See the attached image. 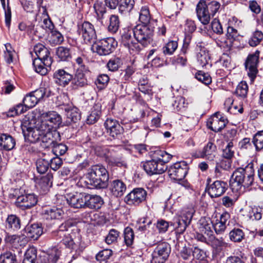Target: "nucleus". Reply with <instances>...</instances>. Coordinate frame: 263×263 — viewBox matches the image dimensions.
Returning <instances> with one entry per match:
<instances>
[{"mask_svg":"<svg viewBox=\"0 0 263 263\" xmlns=\"http://www.w3.org/2000/svg\"><path fill=\"white\" fill-rule=\"evenodd\" d=\"M253 143L257 151L263 148V130L258 132L253 137Z\"/></svg>","mask_w":263,"mask_h":263,"instance_id":"obj_59","label":"nucleus"},{"mask_svg":"<svg viewBox=\"0 0 263 263\" xmlns=\"http://www.w3.org/2000/svg\"><path fill=\"white\" fill-rule=\"evenodd\" d=\"M259 55V51L256 50L254 53L248 55L245 62L246 69L251 82L254 81L258 73Z\"/></svg>","mask_w":263,"mask_h":263,"instance_id":"obj_10","label":"nucleus"},{"mask_svg":"<svg viewBox=\"0 0 263 263\" xmlns=\"http://www.w3.org/2000/svg\"><path fill=\"white\" fill-rule=\"evenodd\" d=\"M117 46V42L113 37H107L96 41L93 43L91 49L100 55H106L111 53Z\"/></svg>","mask_w":263,"mask_h":263,"instance_id":"obj_7","label":"nucleus"},{"mask_svg":"<svg viewBox=\"0 0 263 263\" xmlns=\"http://www.w3.org/2000/svg\"><path fill=\"white\" fill-rule=\"evenodd\" d=\"M61 255V250L60 249L52 248L42 256L41 263H57Z\"/></svg>","mask_w":263,"mask_h":263,"instance_id":"obj_28","label":"nucleus"},{"mask_svg":"<svg viewBox=\"0 0 263 263\" xmlns=\"http://www.w3.org/2000/svg\"><path fill=\"white\" fill-rule=\"evenodd\" d=\"M34 51L37 56L36 59H47L49 57V50L43 44H37L34 46Z\"/></svg>","mask_w":263,"mask_h":263,"instance_id":"obj_41","label":"nucleus"},{"mask_svg":"<svg viewBox=\"0 0 263 263\" xmlns=\"http://www.w3.org/2000/svg\"><path fill=\"white\" fill-rule=\"evenodd\" d=\"M170 244L165 241L159 242L152 254L151 263H164L171 253Z\"/></svg>","mask_w":263,"mask_h":263,"instance_id":"obj_8","label":"nucleus"},{"mask_svg":"<svg viewBox=\"0 0 263 263\" xmlns=\"http://www.w3.org/2000/svg\"><path fill=\"white\" fill-rule=\"evenodd\" d=\"M78 31L85 43L91 44L96 42L97 34L93 25L90 23L84 22L79 27Z\"/></svg>","mask_w":263,"mask_h":263,"instance_id":"obj_11","label":"nucleus"},{"mask_svg":"<svg viewBox=\"0 0 263 263\" xmlns=\"http://www.w3.org/2000/svg\"><path fill=\"white\" fill-rule=\"evenodd\" d=\"M263 209L259 206H254L249 211L248 216L252 221H258L262 217Z\"/></svg>","mask_w":263,"mask_h":263,"instance_id":"obj_46","label":"nucleus"},{"mask_svg":"<svg viewBox=\"0 0 263 263\" xmlns=\"http://www.w3.org/2000/svg\"><path fill=\"white\" fill-rule=\"evenodd\" d=\"M0 263H18L16 256L11 252H6L0 255Z\"/></svg>","mask_w":263,"mask_h":263,"instance_id":"obj_54","label":"nucleus"},{"mask_svg":"<svg viewBox=\"0 0 263 263\" xmlns=\"http://www.w3.org/2000/svg\"><path fill=\"white\" fill-rule=\"evenodd\" d=\"M139 20L143 25H149L151 23V26H154L157 23L156 20H152L151 21L149 11L147 6L141 8L139 13Z\"/></svg>","mask_w":263,"mask_h":263,"instance_id":"obj_39","label":"nucleus"},{"mask_svg":"<svg viewBox=\"0 0 263 263\" xmlns=\"http://www.w3.org/2000/svg\"><path fill=\"white\" fill-rule=\"evenodd\" d=\"M126 186L125 183L120 180H114L110 185L111 193L115 197H121L125 193Z\"/></svg>","mask_w":263,"mask_h":263,"instance_id":"obj_36","label":"nucleus"},{"mask_svg":"<svg viewBox=\"0 0 263 263\" xmlns=\"http://www.w3.org/2000/svg\"><path fill=\"white\" fill-rule=\"evenodd\" d=\"M25 231L26 233V237L31 238L33 240L37 239L43 234V229L39 224L34 223L30 226H27Z\"/></svg>","mask_w":263,"mask_h":263,"instance_id":"obj_33","label":"nucleus"},{"mask_svg":"<svg viewBox=\"0 0 263 263\" xmlns=\"http://www.w3.org/2000/svg\"><path fill=\"white\" fill-rule=\"evenodd\" d=\"M88 183L97 189H104L108 186V173L102 165H93L87 174Z\"/></svg>","mask_w":263,"mask_h":263,"instance_id":"obj_3","label":"nucleus"},{"mask_svg":"<svg viewBox=\"0 0 263 263\" xmlns=\"http://www.w3.org/2000/svg\"><path fill=\"white\" fill-rule=\"evenodd\" d=\"M121 43L127 47L131 53L139 52L141 50V48L138 43L133 41L132 37L131 32H125L121 36Z\"/></svg>","mask_w":263,"mask_h":263,"instance_id":"obj_25","label":"nucleus"},{"mask_svg":"<svg viewBox=\"0 0 263 263\" xmlns=\"http://www.w3.org/2000/svg\"><path fill=\"white\" fill-rule=\"evenodd\" d=\"M147 192L143 188L133 190L125 197V202L129 205L138 206L146 200Z\"/></svg>","mask_w":263,"mask_h":263,"instance_id":"obj_12","label":"nucleus"},{"mask_svg":"<svg viewBox=\"0 0 263 263\" xmlns=\"http://www.w3.org/2000/svg\"><path fill=\"white\" fill-rule=\"evenodd\" d=\"M36 257V249L34 248H30L26 252L22 263H35Z\"/></svg>","mask_w":263,"mask_h":263,"instance_id":"obj_52","label":"nucleus"},{"mask_svg":"<svg viewBox=\"0 0 263 263\" xmlns=\"http://www.w3.org/2000/svg\"><path fill=\"white\" fill-rule=\"evenodd\" d=\"M216 152L217 147L216 145L209 141L200 153V157L209 161H213L215 158Z\"/></svg>","mask_w":263,"mask_h":263,"instance_id":"obj_32","label":"nucleus"},{"mask_svg":"<svg viewBox=\"0 0 263 263\" xmlns=\"http://www.w3.org/2000/svg\"><path fill=\"white\" fill-rule=\"evenodd\" d=\"M195 78L199 81L205 85H209L212 82V79L210 74L202 71H199L195 74Z\"/></svg>","mask_w":263,"mask_h":263,"instance_id":"obj_63","label":"nucleus"},{"mask_svg":"<svg viewBox=\"0 0 263 263\" xmlns=\"http://www.w3.org/2000/svg\"><path fill=\"white\" fill-rule=\"evenodd\" d=\"M37 202V197L34 194H26L17 197L15 205L22 210H25L34 206Z\"/></svg>","mask_w":263,"mask_h":263,"instance_id":"obj_14","label":"nucleus"},{"mask_svg":"<svg viewBox=\"0 0 263 263\" xmlns=\"http://www.w3.org/2000/svg\"><path fill=\"white\" fill-rule=\"evenodd\" d=\"M57 240L62 242L65 247L68 249L71 253L73 252H75L71 256V258L73 259L77 258L84 249V246L82 243L81 237L78 233H72L67 234L61 239Z\"/></svg>","mask_w":263,"mask_h":263,"instance_id":"obj_4","label":"nucleus"},{"mask_svg":"<svg viewBox=\"0 0 263 263\" xmlns=\"http://www.w3.org/2000/svg\"><path fill=\"white\" fill-rule=\"evenodd\" d=\"M196 50L198 64L202 67H211V58L208 49L201 43H198L196 46Z\"/></svg>","mask_w":263,"mask_h":263,"instance_id":"obj_15","label":"nucleus"},{"mask_svg":"<svg viewBox=\"0 0 263 263\" xmlns=\"http://www.w3.org/2000/svg\"><path fill=\"white\" fill-rule=\"evenodd\" d=\"M39 185L44 191L49 189L52 186V176L51 174L47 175L42 177L39 181Z\"/></svg>","mask_w":263,"mask_h":263,"instance_id":"obj_48","label":"nucleus"},{"mask_svg":"<svg viewBox=\"0 0 263 263\" xmlns=\"http://www.w3.org/2000/svg\"><path fill=\"white\" fill-rule=\"evenodd\" d=\"M50 41L55 44H61L64 41V36L62 33L57 29H54L50 32Z\"/></svg>","mask_w":263,"mask_h":263,"instance_id":"obj_62","label":"nucleus"},{"mask_svg":"<svg viewBox=\"0 0 263 263\" xmlns=\"http://www.w3.org/2000/svg\"><path fill=\"white\" fill-rule=\"evenodd\" d=\"M178 43L176 41H169L163 47V52L165 55H172L177 49Z\"/></svg>","mask_w":263,"mask_h":263,"instance_id":"obj_56","label":"nucleus"},{"mask_svg":"<svg viewBox=\"0 0 263 263\" xmlns=\"http://www.w3.org/2000/svg\"><path fill=\"white\" fill-rule=\"evenodd\" d=\"M119 235V231L115 229H111L105 238V242L108 245L117 242Z\"/></svg>","mask_w":263,"mask_h":263,"instance_id":"obj_64","label":"nucleus"},{"mask_svg":"<svg viewBox=\"0 0 263 263\" xmlns=\"http://www.w3.org/2000/svg\"><path fill=\"white\" fill-rule=\"evenodd\" d=\"M96 18L102 25H107L106 9L102 3L97 2L93 5Z\"/></svg>","mask_w":263,"mask_h":263,"instance_id":"obj_31","label":"nucleus"},{"mask_svg":"<svg viewBox=\"0 0 263 263\" xmlns=\"http://www.w3.org/2000/svg\"><path fill=\"white\" fill-rule=\"evenodd\" d=\"M254 177V164L251 162L245 168L239 167L233 172L230 180V185L232 187H237L236 190L241 186L248 187L253 184Z\"/></svg>","mask_w":263,"mask_h":263,"instance_id":"obj_2","label":"nucleus"},{"mask_svg":"<svg viewBox=\"0 0 263 263\" xmlns=\"http://www.w3.org/2000/svg\"><path fill=\"white\" fill-rule=\"evenodd\" d=\"M152 159L165 164L168 162L172 158V155L164 151L157 148L151 152Z\"/></svg>","mask_w":263,"mask_h":263,"instance_id":"obj_35","label":"nucleus"},{"mask_svg":"<svg viewBox=\"0 0 263 263\" xmlns=\"http://www.w3.org/2000/svg\"><path fill=\"white\" fill-rule=\"evenodd\" d=\"M135 238L134 232L130 227H126L124 231V242L127 247L131 246L134 242Z\"/></svg>","mask_w":263,"mask_h":263,"instance_id":"obj_51","label":"nucleus"},{"mask_svg":"<svg viewBox=\"0 0 263 263\" xmlns=\"http://www.w3.org/2000/svg\"><path fill=\"white\" fill-rule=\"evenodd\" d=\"M196 11L199 21L203 25L208 24L211 20V14L206 7L205 1L200 0L199 2L196 6Z\"/></svg>","mask_w":263,"mask_h":263,"instance_id":"obj_20","label":"nucleus"},{"mask_svg":"<svg viewBox=\"0 0 263 263\" xmlns=\"http://www.w3.org/2000/svg\"><path fill=\"white\" fill-rule=\"evenodd\" d=\"M86 194L85 193H76L68 196L67 202L74 208H85Z\"/></svg>","mask_w":263,"mask_h":263,"instance_id":"obj_24","label":"nucleus"},{"mask_svg":"<svg viewBox=\"0 0 263 263\" xmlns=\"http://www.w3.org/2000/svg\"><path fill=\"white\" fill-rule=\"evenodd\" d=\"M154 26L149 25H138L133 29V32L138 44L145 47L153 41Z\"/></svg>","mask_w":263,"mask_h":263,"instance_id":"obj_5","label":"nucleus"},{"mask_svg":"<svg viewBox=\"0 0 263 263\" xmlns=\"http://www.w3.org/2000/svg\"><path fill=\"white\" fill-rule=\"evenodd\" d=\"M233 142H229L226 147L222 151V157L226 159L231 160L234 155V151L233 149Z\"/></svg>","mask_w":263,"mask_h":263,"instance_id":"obj_60","label":"nucleus"},{"mask_svg":"<svg viewBox=\"0 0 263 263\" xmlns=\"http://www.w3.org/2000/svg\"><path fill=\"white\" fill-rule=\"evenodd\" d=\"M109 78L107 74H100L95 81L97 87L100 89L104 88L109 82Z\"/></svg>","mask_w":263,"mask_h":263,"instance_id":"obj_61","label":"nucleus"},{"mask_svg":"<svg viewBox=\"0 0 263 263\" xmlns=\"http://www.w3.org/2000/svg\"><path fill=\"white\" fill-rule=\"evenodd\" d=\"M22 128L25 139L32 143L41 140L51 144L55 140L53 135L57 134L56 130L41 116L33 127L24 126Z\"/></svg>","mask_w":263,"mask_h":263,"instance_id":"obj_1","label":"nucleus"},{"mask_svg":"<svg viewBox=\"0 0 263 263\" xmlns=\"http://www.w3.org/2000/svg\"><path fill=\"white\" fill-rule=\"evenodd\" d=\"M120 25V21L118 15H111L109 17L108 30L111 33H116L118 30Z\"/></svg>","mask_w":263,"mask_h":263,"instance_id":"obj_47","label":"nucleus"},{"mask_svg":"<svg viewBox=\"0 0 263 263\" xmlns=\"http://www.w3.org/2000/svg\"><path fill=\"white\" fill-rule=\"evenodd\" d=\"M104 125L107 133L114 138L117 137L123 132V128L116 120L107 119L104 122Z\"/></svg>","mask_w":263,"mask_h":263,"instance_id":"obj_23","label":"nucleus"},{"mask_svg":"<svg viewBox=\"0 0 263 263\" xmlns=\"http://www.w3.org/2000/svg\"><path fill=\"white\" fill-rule=\"evenodd\" d=\"M143 168L147 174L152 175L163 173L167 170V167L163 162L152 159L145 162L143 164Z\"/></svg>","mask_w":263,"mask_h":263,"instance_id":"obj_13","label":"nucleus"},{"mask_svg":"<svg viewBox=\"0 0 263 263\" xmlns=\"http://www.w3.org/2000/svg\"><path fill=\"white\" fill-rule=\"evenodd\" d=\"M16 144L15 139L8 134H0V149L6 151L13 149Z\"/></svg>","mask_w":263,"mask_h":263,"instance_id":"obj_30","label":"nucleus"},{"mask_svg":"<svg viewBox=\"0 0 263 263\" xmlns=\"http://www.w3.org/2000/svg\"><path fill=\"white\" fill-rule=\"evenodd\" d=\"M226 110L231 114H236L237 112L242 113L243 112V108L241 105L237 106L234 103V100H226L224 103Z\"/></svg>","mask_w":263,"mask_h":263,"instance_id":"obj_45","label":"nucleus"},{"mask_svg":"<svg viewBox=\"0 0 263 263\" xmlns=\"http://www.w3.org/2000/svg\"><path fill=\"white\" fill-rule=\"evenodd\" d=\"M56 55L62 61H68L71 58L69 49L63 46L59 47L57 49Z\"/></svg>","mask_w":263,"mask_h":263,"instance_id":"obj_50","label":"nucleus"},{"mask_svg":"<svg viewBox=\"0 0 263 263\" xmlns=\"http://www.w3.org/2000/svg\"><path fill=\"white\" fill-rule=\"evenodd\" d=\"M221 6V4L216 1H212L206 4V7L212 16L219 12Z\"/></svg>","mask_w":263,"mask_h":263,"instance_id":"obj_58","label":"nucleus"},{"mask_svg":"<svg viewBox=\"0 0 263 263\" xmlns=\"http://www.w3.org/2000/svg\"><path fill=\"white\" fill-rule=\"evenodd\" d=\"M134 5V0H120L119 11L122 14L129 12L133 9Z\"/></svg>","mask_w":263,"mask_h":263,"instance_id":"obj_43","label":"nucleus"},{"mask_svg":"<svg viewBox=\"0 0 263 263\" xmlns=\"http://www.w3.org/2000/svg\"><path fill=\"white\" fill-rule=\"evenodd\" d=\"M52 63L51 58L47 59H34L33 60L32 65L36 72L42 76L46 75L50 69Z\"/></svg>","mask_w":263,"mask_h":263,"instance_id":"obj_19","label":"nucleus"},{"mask_svg":"<svg viewBox=\"0 0 263 263\" xmlns=\"http://www.w3.org/2000/svg\"><path fill=\"white\" fill-rule=\"evenodd\" d=\"M231 241L234 242H240L245 237V232L241 229L234 228L229 233Z\"/></svg>","mask_w":263,"mask_h":263,"instance_id":"obj_40","label":"nucleus"},{"mask_svg":"<svg viewBox=\"0 0 263 263\" xmlns=\"http://www.w3.org/2000/svg\"><path fill=\"white\" fill-rule=\"evenodd\" d=\"M188 166L185 161L177 162L170 166L167 173L170 177L174 180L181 181L186 175Z\"/></svg>","mask_w":263,"mask_h":263,"instance_id":"obj_9","label":"nucleus"},{"mask_svg":"<svg viewBox=\"0 0 263 263\" xmlns=\"http://www.w3.org/2000/svg\"><path fill=\"white\" fill-rule=\"evenodd\" d=\"M4 241L6 245L17 248L19 247L25 246L28 242V239L23 234L11 235L6 233Z\"/></svg>","mask_w":263,"mask_h":263,"instance_id":"obj_17","label":"nucleus"},{"mask_svg":"<svg viewBox=\"0 0 263 263\" xmlns=\"http://www.w3.org/2000/svg\"><path fill=\"white\" fill-rule=\"evenodd\" d=\"M227 120L219 112L215 113L207 121V126L215 132H218L226 126Z\"/></svg>","mask_w":263,"mask_h":263,"instance_id":"obj_16","label":"nucleus"},{"mask_svg":"<svg viewBox=\"0 0 263 263\" xmlns=\"http://www.w3.org/2000/svg\"><path fill=\"white\" fill-rule=\"evenodd\" d=\"M88 71H76L74 77H73L72 81V86L74 89H77L79 87H84L87 84V80L85 74Z\"/></svg>","mask_w":263,"mask_h":263,"instance_id":"obj_34","label":"nucleus"},{"mask_svg":"<svg viewBox=\"0 0 263 263\" xmlns=\"http://www.w3.org/2000/svg\"><path fill=\"white\" fill-rule=\"evenodd\" d=\"M41 116L52 126L54 130H56L62 125V117L56 111H49L43 113Z\"/></svg>","mask_w":263,"mask_h":263,"instance_id":"obj_21","label":"nucleus"},{"mask_svg":"<svg viewBox=\"0 0 263 263\" xmlns=\"http://www.w3.org/2000/svg\"><path fill=\"white\" fill-rule=\"evenodd\" d=\"M64 214L63 211L56 207L48 208L44 211L43 217L47 220L59 219Z\"/></svg>","mask_w":263,"mask_h":263,"instance_id":"obj_37","label":"nucleus"},{"mask_svg":"<svg viewBox=\"0 0 263 263\" xmlns=\"http://www.w3.org/2000/svg\"><path fill=\"white\" fill-rule=\"evenodd\" d=\"M6 228L10 231H17L21 228V220L15 215H10L5 222Z\"/></svg>","mask_w":263,"mask_h":263,"instance_id":"obj_38","label":"nucleus"},{"mask_svg":"<svg viewBox=\"0 0 263 263\" xmlns=\"http://www.w3.org/2000/svg\"><path fill=\"white\" fill-rule=\"evenodd\" d=\"M4 59L7 64H10L13 62L16 52L10 43L5 44Z\"/></svg>","mask_w":263,"mask_h":263,"instance_id":"obj_44","label":"nucleus"},{"mask_svg":"<svg viewBox=\"0 0 263 263\" xmlns=\"http://www.w3.org/2000/svg\"><path fill=\"white\" fill-rule=\"evenodd\" d=\"M55 83L59 85L65 86L72 80L73 76L63 69L57 70L53 73Z\"/></svg>","mask_w":263,"mask_h":263,"instance_id":"obj_26","label":"nucleus"},{"mask_svg":"<svg viewBox=\"0 0 263 263\" xmlns=\"http://www.w3.org/2000/svg\"><path fill=\"white\" fill-rule=\"evenodd\" d=\"M71 226L69 221H66L62 223L59 227L58 230L53 232L52 235L57 239H61L63 236L68 234L67 232L68 229Z\"/></svg>","mask_w":263,"mask_h":263,"instance_id":"obj_42","label":"nucleus"},{"mask_svg":"<svg viewBox=\"0 0 263 263\" xmlns=\"http://www.w3.org/2000/svg\"><path fill=\"white\" fill-rule=\"evenodd\" d=\"M227 189V182L217 180L209 185L208 193L211 198H217L222 196Z\"/></svg>","mask_w":263,"mask_h":263,"instance_id":"obj_18","label":"nucleus"},{"mask_svg":"<svg viewBox=\"0 0 263 263\" xmlns=\"http://www.w3.org/2000/svg\"><path fill=\"white\" fill-rule=\"evenodd\" d=\"M248 90V86L246 82H241L237 85L235 93L238 97L245 98L247 96Z\"/></svg>","mask_w":263,"mask_h":263,"instance_id":"obj_57","label":"nucleus"},{"mask_svg":"<svg viewBox=\"0 0 263 263\" xmlns=\"http://www.w3.org/2000/svg\"><path fill=\"white\" fill-rule=\"evenodd\" d=\"M103 203V199L101 196L86 194L85 208L98 210L101 208Z\"/></svg>","mask_w":263,"mask_h":263,"instance_id":"obj_29","label":"nucleus"},{"mask_svg":"<svg viewBox=\"0 0 263 263\" xmlns=\"http://www.w3.org/2000/svg\"><path fill=\"white\" fill-rule=\"evenodd\" d=\"M3 8L5 11V22L6 26L10 28L11 21V8L9 5V0H7V6H6L5 1L1 2Z\"/></svg>","mask_w":263,"mask_h":263,"instance_id":"obj_55","label":"nucleus"},{"mask_svg":"<svg viewBox=\"0 0 263 263\" xmlns=\"http://www.w3.org/2000/svg\"><path fill=\"white\" fill-rule=\"evenodd\" d=\"M263 39V33L261 31H254L249 40V44L252 47H255L260 44Z\"/></svg>","mask_w":263,"mask_h":263,"instance_id":"obj_49","label":"nucleus"},{"mask_svg":"<svg viewBox=\"0 0 263 263\" xmlns=\"http://www.w3.org/2000/svg\"><path fill=\"white\" fill-rule=\"evenodd\" d=\"M198 224L200 232L208 236L210 239L214 238V234L212 230L213 223L209 218H201Z\"/></svg>","mask_w":263,"mask_h":263,"instance_id":"obj_27","label":"nucleus"},{"mask_svg":"<svg viewBox=\"0 0 263 263\" xmlns=\"http://www.w3.org/2000/svg\"><path fill=\"white\" fill-rule=\"evenodd\" d=\"M194 213L195 210L192 208L184 209L180 215L175 218L174 222H171L170 226H173L177 233L182 234L190 224Z\"/></svg>","mask_w":263,"mask_h":263,"instance_id":"obj_6","label":"nucleus"},{"mask_svg":"<svg viewBox=\"0 0 263 263\" xmlns=\"http://www.w3.org/2000/svg\"><path fill=\"white\" fill-rule=\"evenodd\" d=\"M66 112L67 120L66 124H71L72 123H77L81 119V114L79 110L72 105H63L62 108Z\"/></svg>","mask_w":263,"mask_h":263,"instance_id":"obj_22","label":"nucleus"},{"mask_svg":"<svg viewBox=\"0 0 263 263\" xmlns=\"http://www.w3.org/2000/svg\"><path fill=\"white\" fill-rule=\"evenodd\" d=\"M49 166V160L45 158H40L36 161V170L40 174L45 173L47 171Z\"/></svg>","mask_w":263,"mask_h":263,"instance_id":"obj_53","label":"nucleus"}]
</instances>
